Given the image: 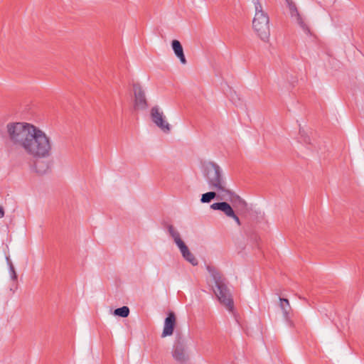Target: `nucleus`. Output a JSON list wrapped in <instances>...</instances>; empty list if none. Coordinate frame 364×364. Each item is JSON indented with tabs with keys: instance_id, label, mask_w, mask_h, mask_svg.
Instances as JSON below:
<instances>
[{
	"instance_id": "nucleus-1",
	"label": "nucleus",
	"mask_w": 364,
	"mask_h": 364,
	"mask_svg": "<svg viewBox=\"0 0 364 364\" xmlns=\"http://www.w3.org/2000/svg\"><path fill=\"white\" fill-rule=\"evenodd\" d=\"M9 142L35 159L51 155L52 140L43 130L26 122H11L6 125Z\"/></svg>"
},
{
	"instance_id": "nucleus-2",
	"label": "nucleus",
	"mask_w": 364,
	"mask_h": 364,
	"mask_svg": "<svg viewBox=\"0 0 364 364\" xmlns=\"http://www.w3.org/2000/svg\"><path fill=\"white\" fill-rule=\"evenodd\" d=\"M203 172L209 188L217 191L218 199L228 200L232 196L223 169L218 164L213 161L205 163Z\"/></svg>"
},
{
	"instance_id": "nucleus-3",
	"label": "nucleus",
	"mask_w": 364,
	"mask_h": 364,
	"mask_svg": "<svg viewBox=\"0 0 364 364\" xmlns=\"http://www.w3.org/2000/svg\"><path fill=\"white\" fill-rule=\"evenodd\" d=\"M207 270L214 280L215 285L214 293L215 296L229 311H232L234 307L233 299L230 290L225 284V279L215 267L208 266Z\"/></svg>"
},
{
	"instance_id": "nucleus-4",
	"label": "nucleus",
	"mask_w": 364,
	"mask_h": 364,
	"mask_svg": "<svg viewBox=\"0 0 364 364\" xmlns=\"http://www.w3.org/2000/svg\"><path fill=\"white\" fill-rule=\"evenodd\" d=\"M172 356L174 360L180 364L186 363L189 359L185 341L181 336H178L176 338L172 350Z\"/></svg>"
},
{
	"instance_id": "nucleus-5",
	"label": "nucleus",
	"mask_w": 364,
	"mask_h": 364,
	"mask_svg": "<svg viewBox=\"0 0 364 364\" xmlns=\"http://www.w3.org/2000/svg\"><path fill=\"white\" fill-rule=\"evenodd\" d=\"M152 122L164 132L168 133L171 131V125L166 119V116L159 106H154L150 112Z\"/></svg>"
},
{
	"instance_id": "nucleus-6",
	"label": "nucleus",
	"mask_w": 364,
	"mask_h": 364,
	"mask_svg": "<svg viewBox=\"0 0 364 364\" xmlns=\"http://www.w3.org/2000/svg\"><path fill=\"white\" fill-rule=\"evenodd\" d=\"M133 90L134 94V108L136 109H146L148 107V103L144 90L138 83L133 85Z\"/></svg>"
},
{
	"instance_id": "nucleus-7",
	"label": "nucleus",
	"mask_w": 364,
	"mask_h": 364,
	"mask_svg": "<svg viewBox=\"0 0 364 364\" xmlns=\"http://www.w3.org/2000/svg\"><path fill=\"white\" fill-rule=\"evenodd\" d=\"M176 325V315L173 311L168 314L165 318L164 330L161 334L163 338L171 336Z\"/></svg>"
},
{
	"instance_id": "nucleus-8",
	"label": "nucleus",
	"mask_w": 364,
	"mask_h": 364,
	"mask_svg": "<svg viewBox=\"0 0 364 364\" xmlns=\"http://www.w3.org/2000/svg\"><path fill=\"white\" fill-rule=\"evenodd\" d=\"M255 9V15L252 23H269V16L262 10V6L259 0H252Z\"/></svg>"
},
{
	"instance_id": "nucleus-9",
	"label": "nucleus",
	"mask_w": 364,
	"mask_h": 364,
	"mask_svg": "<svg viewBox=\"0 0 364 364\" xmlns=\"http://www.w3.org/2000/svg\"><path fill=\"white\" fill-rule=\"evenodd\" d=\"M253 29L262 41L266 42L269 40L270 36L269 24H253Z\"/></svg>"
},
{
	"instance_id": "nucleus-10",
	"label": "nucleus",
	"mask_w": 364,
	"mask_h": 364,
	"mask_svg": "<svg viewBox=\"0 0 364 364\" xmlns=\"http://www.w3.org/2000/svg\"><path fill=\"white\" fill-rule=\"evenodd\" d=\"M288 6L289 13L291 17V20L295 23H303L304 19L301 15L299 13L295 4L292 0H285Z\"/></svg>"
},
{
	"instance_id": "nucleus-11",
	"label": "nucleus",
	"mask_w": 364,
	"mask_h": 364,
	"mask_svg": "<svg viewBox=\"0 0 364 364\" xmlns=\"http://www.w3.org/2000/svg\"><path fill=\"white\" fill-rule=\"evenodd\" d=\"M210 208L223 212L227 217L233 215L234 210L231 205L225 201L214 203L210 205Z\"/></svg>"
},
{
	"instance_id": "nucleus-12",
	"label": "nucleus",
	"mask_w": 364,
	"mask_h": 364,
	"mask_svg": "<svg viewBox=\"0 0 364 364\" xmlns=\"http://www.w3.org/2000/svg\"><path fill=\"white\" fill-rule=\"evenodd\" d=\"M279 306L282 311L283 316L284 319L289 323L290 326L292 325V322L290 320V314L291 311V308L289 304V301L287 299L279 298Z\"/></svg>"
},
{
	"instance_id": "nucleus-13",
	"label": "nucleus",
	"mask_w": 364,
	"mask_h": 364,
	"mask_svg": "<svg viewBox=\"0 0 364 364\" xmlns=\"http://www.w3.org/2000/svg\"><path fill=\"white\" fill-rule=\"evenodd\" d=\"M172 49L177 58L182 64L186 63V59L183 53V47L178 40H173L171 42Z\"/></svg>"
},
{
	"instance_id": "nucleus-14",
	"label": "nucleus",
	"mask_w": 364,
	"mask_h": 364,
	"mask_svg": "<svg viewBox=\"0 0 364 364\" xmlns=\"http://www.w3.org/2000/svg\"><path fill=\"white\" fill-rule=\"evenodd\" d=\"M178 248H179V250H180V251H181V252L182 254V256L183 257V258L189 262L193 266H196V265L198 264V262L197 259L191 252V251L189 250V249L188 248V247L186 246V244H183V245H181Z\"/></svg>"
},
{
	"instance_id": "nucleus-15",
	"label": "nucleus",
	"mask_w": 364,
	"mask_h": 364,
	"mask_svg": "<svg viewBox=\"0 0 364 364\" xmlns=\"http://www.w3.org/2000/svg\"><path fill=\"white\" fill-rule=\"evenodd\" d=\"M168 231L170 235L173 239V240H174L175 243L176 244V245L178 246V247H179L181 245H183V244H185L184 242L181 238L180 233L173 228V225H169L168 226Z\"/></svg>"
},
{
	"instance_id": "nucleus-16",
	"label": "nucleus",
	"mask_w": 364,
	"mask_h": 364,
	"mask_svg": "<svg viewBox=\"0 0 364 364\" xmlns=\"http://www.w3.org/2000/svg\"><path fill=\"white\" fill-rule=\"evenodd\" d=\"M228 200H230L234 205L240 207L242 209H245L247 207L246 202L241 198L239 196H235L232 193V196Z\"/></svg>"
},
{
	"instance_id": "nucleus-17",
	"label": "nucleus",
	"mask_w": 364,
	"mask_h": 364,
	"mask_svg": "<svg viewBox=\"0 0 364 364\" xmlns=\"http://www.w3.org/2000/svg\"><path fill=\"white\" fill-rule=\"evenodd\" d=\"M216 197L218 198V193L213 190V191L203 193L201 196L200 202L202 203H208Z\"/></svg>"
},
{
	"instance_id": "nucleus-18",
	"label": "nucleus",
	"mask_w": 364,
	"mask_h": 364,
	"mask_svg": "<svg viewBox=\"0 0 364 364\" xmlns=\"http://www.w3.org/2000/svg\"><path fill=\"white\" fill-rule=\"evenodd\" d=\"M129 314V309L128 306H124L120 308H117L114 311V315L120 316L122 318H126Z\"/></svg>"
},
{
	"instance_id": "nucleus-19",
	"label": "nucleus",
	"mask_w": 364,
	"mask_h": 364,
	"mask_svg": "<svg viewBox=\"0 0 364 364\" xmlns=\"http://www.w3.org/2000/svg\"><path fill=\"white\" fill-rule=\"evenodd\" d=\"M9 274H10L11 279L13 281H16L17 280V274L15 270L14 266L13 264H11L10 267H9Z\"/></svg>"
},
{
	"instance_id": "nucleus-20",
	"label": "nucleus",
	"mask_w": 364,
	"mask_h": 364,
	"mask_svg": "<svg viewBox=\"0 0 364 364\" xmlns=\"http://www.w3.org/2000/svg\"><path fill=\"white\" fill-rule=\"evenodd\" d=\"M34 168H35L36 171L38 173H39V174H43V173H45L46 172L47 169L48 168V165H47V164H46V165H45V168H38V164H37V163H36V164H34Z\"/></svg>"
},
{
	"instance_id": "nucleus-21",
	"label": "nucleus",
	"mask_w": 364,
	"mask_h": 364,
	"mask_svg": "<svg viewBox=\"0 0 364 364\" xmlns=\"http://www.w3.org/2000/svg\"><path fill=\"white\" fill-rule=\"evenodd\" d=\"M301 136H304V141L306 144H311L310 138L308 136H304V132L301 129L299 130Z\"/></svg>"
},
{
	"instance_id": "nucleus-22",
	"label": "nucleus",
	"mask_w": 364,
	"mask_h": 364,
	"mask_svg": "<svg viewBox=\"0 0 364 364\" xmlns=\"http://www.w3.org/2000/svg\"><path fill=\"white\" fill-rule=\"evenodd\" d=\"M302 30L306 33V34H311V31L309 28L308 27V24L304 23L301 24Z\"/></svg>"
},
{
	"instance_id": "nucleus-23",
	"label": "nucleus",
	"mask_w": 364,
	"mask_h": 364,
	"mask_svg": "<svg viewBox=\"0 0 364 364\" xmlns=\"http://www.w3.org/2000/svg\"><path fill=\"white\" fill-rule=\"evenodd\" d=\"M229 218H232L238 225H240V224H241L240 220L239 218L237 217V215L235 214V211L233 212V215L230 216Z\"/></svg>"
},
{
	"instance_id": "nucleus-24",
	"label": "nucleus",
	"mask_w": 364,
	"mask_h": 364,
	"mask_svg": "<svg viewBox=\"0 0 364 364\" xmlns=\"http://www.w3.org/2000/svg\"><path fill=\"white\" fill-rule=\"evenodd\" d=\"M6 263H7V265L9 266V267H10L11 264H13L12 262L11 261L10 258L9 256H7L6 257Z\"/></svg>"
},
{
	"instance_id": "nucleus-25",
	"label": "nucleus",
	"mask_w": 364,
	"mask_h": 364,
	"mask_svg": "<svg viewBox=\"0 0 364 364\" xmlns=\"http://www.w3.org/2000/svg\"><path fill=\"white\" fill-rule=\"evenodd\" d=\"M4 215V211L1 206H0V218H3Z\"/></svg>"
}]
</instances>
